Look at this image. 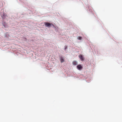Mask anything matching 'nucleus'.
Wrapping results in <instances>:
<instances>
[{
  "mask_svg": "<svg viewBox=\"0 0 122 122\" xmlns=\"http://www.w3.org/2000/svg\"><path fill=\"white\" fill-rule=\"evenodd\" d=\"M77 68L79 70H80L82 68V67L81 65H79L77 66Z\"/></svg>",
  "mask_w": 122,
  "mask_h": 122,
  "instance_id": "nucleus-2",
  "label": "nucleus"
},
{
  "mask_svg": "<svg viewBox=\"0 0 122 122\" xmlns=\"http://www.w3.org/2000/svg\"><path fill=\"white\" fill-rule=\"evenodd\" d=\"M60 60L61 63L64 62V59L62 56L60 57Z\"/></svg>",
  "mask_w": 122,
  "mask_h": 122,
  "instance_id": "nucleus-5",
  "label": "nucleus"
},
{
  "mask_svg": "<svg viewBox=\"0 0 122 122\" xmlns=\"http://www.w3.org/2000/svg\"><path fill=\"white\" fill-rule=\"evenodd\" d=\"M6 15L5 14V13H4L3 15L2 16V17L3 19H4L5 18V17L6 16Z\"/></svg>",
  "mask_w": 122,
  "mask_h": 122,
  "instance_id": "nucleus-7",
  "label": "nucleus"
},
{
  "mask_svg": "<svg viewBox=\"0 0 122 122\" xmlns=\"http://www.w3.org/2000/svg\"><path fill=\"white\" fill-rule=\"evenodd\" d=\"M73 65H76L77 64V62L76 61H74L73 62Z\"/></svg>",
  "mask_w": 122,
  "mask_h": 122,
  "instance_id": "nucleus-6",
  "label": "nucleus"
},
{
  "mask_svg": "<svg viewBox=\"0 0 122 122\" xmlns=\"http://www.w3.org/2000/svg\"><path fill=\"white\" fill-rule=\"evenodd\" d=\"M45 25L47 27H50L51 25L54 26V25L52 23H50L48 22H45Z\"/></svg>",
  "mask_w": 122,
  "mask_h": 122,
  "instance_id": "nucleus-1",
  "label": "nucleus"
},
{
  "mask_svg": "<svg viewBox=\"0 0 122 122\" xmlns=\"http://www.w3.org/2000/svg\"><path fill=\"white\" fill-rule=\"evenodd\" d=\"M82 39V37L81 36H79L77 38V39L79 40H81Z\"/></svg>",
  "mask_w": 122,
  "mask_h": 122,
  "instance_id": "nucleus-8",
  "label": "nucleus"
},
{
  "mask_svg": "<svg viewBox=\"0 0 122 122\" xmlns=\"http://www.w3.org/2000/svg\"><path fill=\"white\" fill-rule=\"evenodd\" d=\"M79 57L80 58V59L81 60V61H83L84 60V57L82 56L81 55H79Z\"/></svg>",
  "mask_w": 122,
  "mask_h": 122,
  "instance_id": "nucleus-3",
  "label": "nucleus"
},
{
  "mask_svg": "<svg viewBox=\"0 0 122 122\" xmlns=\"http://www.w3.org/2000/svg\"><path fill=\"white\" fill-rule=\"evenodd\" d=\"M67 48V46H66V47H65V49H66V48Z\"/></svg>",
  "mask_w": 122,
  "mask_h": 122,
  "instance_id": "nucleus-9",
  "label": "nucleus"
},
{
  "mask_svg": "<svg viewBox=\"0 0 122 122\" xmlns=\"http://www.w3.org/2000/svg\"><path fill=\"white\" fill-rule=\"evenodd\" d=\"M2 24L3 26L5 27L6 28L7 27V24L5 22H4L2 23Z\"/></svg>",
  "mask_w": 122,
  "mask_h": 122,
  "instance_id": "nucleus-4",
  "label": "nucleus"
}]
</instances>
